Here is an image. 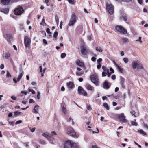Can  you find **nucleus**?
I'll list each match as a JSON object with an SVG mask.
<instances>
[{
  "label": "nucleus",
  "mask_w": 148,
  "mask_h": 148,
  "mask_svg": "<svg viewBox=\"0 0 148 148\" xmlns=\"http://www.w3.org/2000/svg\"><path fill=\"white\" fill-rule=\"evenodd\" d=\"M133 69L140 70L144 69V68L143 65L138 60H134L132 64Z\"/></svg>",
  "instance_id": "nucleus-1"
},
{
  "label": "nucleus",
  "mask_w": 148,
  "mask_h": 148,
  "mask_svg": "<svg viewBox=\"0 0 148 148\" xmlns=\"http://www.w3.org/2000/svg\"><path fill=\"white\" fill-rule=\"evenodd\" d=\"M64 148H79V145L72 141L67 140L64 143Z\"/></svg>",
  "instance_id": "nucleus-2"
},
{
  "label": "nucleus",
  "mask_w": 148,
  "mask_h": 148,
  "mask_svg": "<svg viewBox=\"0 0 148 148\" xmlns=\"http://www.w3.org/2000/svg\"><path fill=\"white\" fill-rule=\"evenodd\" d=\"M106 9L108 13L110 15H112L114 12V7L111 4H107L106 5Z\"/></svg>",
  "instance_id": "nucleus-3"
},
{
  "label": "nucleus",
  "mask_w": 148,
  "mask_h": 148,
  "mask_svg": "<svg viewBox=\"0 0 148 148\" xmlns=\"http://www.w3.org/2000/svg\"><path fill=\"white\" fill-rule=\"evenodd\" d=\"M76 22V18L75 14L73 13L71 15L70 21L68 23L69 26H73Z\"/></svg>",
  "instance_id": "nucleus-4"
},
{
  "label": "nucleus",
  "mask_w": 148,
  "mask_h": 148,
  "mask_svg": "<svg viewBox=\"0 0 148 148\" xmlns=\"http://www.w3.org/2000/svg\"><path fill=\"white\" fill-rule=\"evenodd\" d=\"M90 79L92 82L96 85H98L99 84V80L98 76L96 74L92 75L91 76Z\"/></svg>",
  "instance_id": "nucleus-5"
},
{
  "label": "nucleus",
  "mask_w": 148,
  "mask_h": 148,
  "mask_svg": "<svg viewBox=\"0 0 148 148\" xmlns=\"http://www.w3.org/2000/svg\"><path fill=\"white\" fill-rule=\"evenodd\" d=\"M67 133L69 135L73 137H75L76 133L73 129L71 127H68L67 128Z\"/></svg>",
  "instance_id": "nucleus-6"
},
{
  "label": "nucleus",
  "mask_w": 148,
  "mask_h": 148,
  "mask_svg": "<svg viewBox=\"0 0 148 148\" xmlns=\"http://www.w3.org/2000/svg\"><path fill=\"white\" fill-rule=\"evenodd\" d=\"M23 12V10L21 7L19 6L16 8L14 11V13L16 15H19L22 14Z\"/></svg>",
  "instance_id": "nucleus-7"
},
{
  "label": "nucleus",
  "mask_w": 148,
  "mask_h": 148,
  "mask_svg": "<svg viewBox=\"0 0 148 148\" xmlns=\"http://www.w3.org/2000/svg\"><path fill=\"white\" fill-rule=\"evenodd\" d=\"M116 30L120 33L125 34L127 33V30L121 26L118 25L115 27Z\"/></svg>",
  "instance_id": "nucleus-8"
},
{
  "label": "nucleus",
  "mask_w": 148,
  "mask_h": 148,
  "mask_svg": "<svg viewBox=\"0 0 148 148\" xmlns=\"http://www.w3.org/2000/svg\"><path fill=\"white\" fill-rule=\"evenodd\" d=\"M118 118L121 122L123 123H126L128 121V120L126 119V117L124 116L123 113H122L119 114Z\"/></svg>",
  "instance_id": "nucleus-9"
},
{
  "label": "nucleus",
  "mask_w": 148,
  "mask_h": 148,
  "mask_svg": "<svg viewBox=\"0 0 148 148\" xmlns=\"http://www.w3.org/2000/svg\"><path fill=\"white\" fill-rule=\"evenodd\" d=\"M31 39L28 36H25L24 38V43L26 47L30 48Z\"/></svg>",
  "instance_id": "nucleus-10"
},
{
  "label": "nucleus",
  "mask_w": 148,
  "mask_h": 148,
  "mask_svg": "<svg viewBox=\"0 0 148 148\" xmlns=\"http://www.w3.org/2000/svg\"><path fill=\"white\" fill-rule=\"evenodd\" d=\"M78 91L79 94L80 95L84 96H87L88 95L87 92L83 89L82 87L80 86L78 87Z\"/></svg>",
  "instance_id": "nucleus-11"
},
{
  "label": "nucleus",
  "mask_w": 148,
  "mask_h": 148,
  "mask_svg": "<svg viewBox=\"0 0 148 148\" xmlns=\"http://www.w3.org/2000/svg\"><path fill=\"white\" fill-rule=\"evenodd\" d=\"M81 52L84 55H86L88 53V50L86 48L82 46L81 47Z\"/></svg>",
  "instance_id": "nucleus-12"
},
{
  "label": "nucleus",
  "mask_w": 148,
  "mask_h": 148,
  "mask_svg": "<svg viewBox=\"0 0 148 148\" xmlns=\"http://www.w3.org/2000/svg\"><path fill=\"white\" fill-rule=\"evenodd\" d=\"M76 64L78 66H79L81 67H84L85 68V64L83 62L79 60H77L76 61Z\"/></svg>",
  "instance_id": "nucleus-13"
},
{
  "label": "nucleus",
  "mask_w": 148,
  "mask_h": 148,
  "mask_svg": "<svg viewBox=\"0 0 148 148\" xmlns=\"http://www.w3.org/2000/svg\"><path fill=\"white\" fill-rule=\"evenodd\" d=\"M68 88L70 90L72 89L74 87V85L73 82L70 81L67 84Z\"/></svg>",
  "instance_id": "nucleus-14"
},
{
  "label": "nucleus",
  "mask_w": 148,
  "mask_h": 148,
  "mask_svg": "<svg viewBox=\"0 0 148 148\" xmlns=\"http://www.w3.org/2000/svg\"><path fill=\"white\" fill-rule=\"evenodd\" d=\"M5 39L9 42H10L12 40V36L9 34H6L5 36Z\"/></svg>",
  "instance_id": "nucleus-15"
},
{
  "label": "nucleus",
  "mask_w": 148,
  "mask_h": 148,
  "mask_svg": "<svg viewBox=\"0 0 148 148\" xmlns=\"http://www.w3.org/2000/svg\"><path fill=\"white\" fill-rule=\"evenodd\" d=\"M112 62L116 66L119 71L121 73H123V69L120 67L114 60H113Z\"/></svg>",
  "instance_id": "nucleus-16"
},
{
  "label": "nucleus",
  "mask_w": 148,
  "mask_h": 148,
  "mask_svg": "<svg viewBox=\"0 0 148 148\" xmlns=\"http://www.w3.org/2000/svg\"><path fill=\"white\" fill-rule=\"evenodd\" d=\"M61 106L63 113L64 114H67V110L66 105L64 103L62 104L61 105Z\"/></svg>",
  "instance_id": "nucleus-17"
},
{
  "label": "nucleus",
  "mask_w": 148,
  "mask_h": 148,
  "mask_svg": "<svg viewBox=\"0 0 148 148\" xmlns=\"http://www.w3.org/2000/svg\"><path fill=\"white\" fill-rule=\"evenodd\" d=\"M39 109V106L38 105H36L33 109L32 111L33 113L35 114H38V110Z\"/></svg>",
  "instance_id": "nucleus-18"
},
{
  "label": "nucleus",
  "mask_w": 148,
  "mask_h": 148,
  "mask_svg": "<svg viewBox=\"0 0 148 148\" xmlns=\"http://www.w3.org/2000/svg\"><path fill=\"white\" fill-rule=\"evenodd\" d=\"M120 19L121 20H123L125 21H127V19L126 15L124 14H122L121 15Z\"/></svg>",
  "instance_id": "nucleus-19"
},
{
  "label": "nucleus",
  "mask_w": 148,
  "mask_h": 148,
  "mask_svg": "<svg viewBox=\"0 0 148 148\" xmlns=\"http://www.w3.org/2000/svg\"><path fill=\"white\" fill-rule=\"evenodd\" d=\"M110 86V85H109L107 81H105L103 84V87L104 89H108Z\"/></svg>",
  "instance_id": "nucleus-20"
},
{
  "label": "nucleus",
  "mask_w": 148,
  "mask_h": 148,
  "mask_svg": "<svg viewBox=\"0 0 148 148\" xmlns=\"http://www.w3.org/2000/svg\"><path fill=\"white\" fill-rule=\"evenodd\" d=\"M20 74L17 78V80L18 81H19L20 80L24 73L22 71V69H20Z\"/></svg>",
  "instance_id": "nucleus-21"
},
{
  "label": "nucleus",
  "mask_w": 148,
  "mask_h": 148,
  "mask_svg": "<svg viewBox=\"0 0 148 148\" xmlns=\"http://www.w3.org/2000/svg\"><path fill=\"white\" fill-rule=\"evenodd\" d=\"M86 89L89 90H92V91H94V88L91 85L88 84L86 85Z\"/></svg>",
  "instance_id": "nucleus-22"
},
{
  "label": "nucleus",
  "mask_w": 148,
  "mask_h": 148,
  "mask_svg": "<svg viewBox=\"0 0 148 148\" xmlns=\"http://www.w3.org/2000/svg\"><path fill=\"white\" fill-rule=\"evenodd\" d=\"M1 11L5 14H7L9 12V9L7 8L1 9Z\"/></svg>",
  "instance_id": "nucleus-23"
},
{
  "label": "nucleus",
  "mask_w": 148,
  "mask_h": 148,
  "mask_svg": "<svg viewBox=\"0 0 148 148\" xmlns=\"http://www.w3.org/2000/svg\"><path fill=\"white\" fill-rule=\"evenodd\" d=\"M21 112L19 111H15L14 112V115L13 116V117H16L17 116L21 115Z\"/></svg>",
  "instance_id": "nucleus-24"
},
{
  "label": "nucleus",
  "mask_w": 148,
  "mask_h": 148,
  "mask_svg": "<svg viewBox=\"0 0 148 148\" xmlns=\"http://www.w3.org/2000/svg\"><path fill=\"white\" fill-rule=\"evenodd\" d=\"M42 135L44 137L47 138L48 139H49V134L47 132L43 133Z\"/></svg>",
  "instance_id": "nucleus-25"
},
{
  "label": "nucleus",
  "mask_w": 148,
  "mask_h": 148,
  "mask_svg": "<svg viewBox=\"0 0 148 148\" xmlns=\"http://www.w3.org/2000/svg\"><path fill=\"white\" fill-rule=\"evenodd\" d=\"M10 0H1V2L4 5L8 4L10 1Z\"/></svg>",
  "instance_id": "nucleus-26"
},
{
  "label": "nucleus",
  "mask_w": 148,
  "mask_h": 148,
  "mask_svg": "<svg viewBox=\"0 0 148 148\" xmlns=\"http://www.w3.org/2000/svg\"><path fill=\"white\" fill-rule=\"evenodd\" d=\"M66 121L67 122H69L71 121V120H72V125H73L75 124V123L73 121V119H72L71 117H69L68 118H67L66 119Z\"/></svg>",
  "instance_id": "nucleus-27"
},
{
  "label": "nucleus",
  "mask_w": 148,
  "mask_h": 148,
  "mask_svg": "<svg viewBox=\"0 0 148 148\" xmlns=\"http://www.w3.org/2000/svg\"><path fill=\"white\" fill-rule=\"evenodd\" d=\"M122 42L123 43H126L128 42V40L127 38H122L121 39Z\"/></svg>",
  "instance_id": "nucleus-28"
},
{
  "label": "nucleus",
  "mask_w": 148,
  "mask_h": 148,
  "mask_svg": "<svg viewBox=\"0 0 148 148\" xmlns=\"http://www.w3.org/2000/svg\"><path fill=\"white\" fill-rule=\"evenodd\" d=\"M124 80L123 79H121V81L120 82V84H121V86L123 88H125V86L124 85Z\"/></svg>",
  "instance_id": "nucleus-29"
},
{
  "label": "nucleus",
  "mask_w": 148,
  "mask_h": 148,
  "mask_svg": "<svg viewBox=\"0 0 148 148\" xmlns=\"http://www.w3.org/2000/svg\"><path fill=\"white\" fill-rule=\"evenodd\" d=\"M76 73L77 75L80 76L84 74V72L83 71L81 72H76Z\"/></svg>",
  "instance_id": "nucleus-30"
},
{
  "label": "nucleus",
  "mask_w": 148,
  "mask_h": 148,
  "mask_svg": "<svg viewBox=\"0 0 148 148\" xmlns=\"http://www.w3.org/2000/svg\"><path fill=\"white\" fill-rule=\"evenodd\" d=\"M96 50L99 51V52H101L103 50L102 49V48L100 47H96Z\"/></svg>",
  "instance_id": "nucleus-31"
},
{
  "label": "nucleus",
  "mask_w": 148,
  "mask_h": 148,
  "mask_svg": "<svg viewBox=\"0 0 148 148\" xmlns=\"http://www.w3.org/2000/svg\"><path fill=\"white\" fill-rule=\"evenodd\" d=\"M130 113L132 114V115L134 116H137V114H136L135 111L133 110H132L130 111Z\"/></svg>",
  "instance_id": "nucleus-32"
},
{
  "label": "nucleus",
  "mask_w": 148,
  "mask_h": 148,
  "mask_svg": "<svg viewBox=\"0 0 148 148\" xmlns=\"http://www.w3.org/2000/svg\"><path fill=\"white\" fill-rule=\"evenodd\" d=\"M131 123L132 125L135 126H137L138 125L137 123L136 122L134 121H131Z\"/></svg>",
  "instance_id": "nucleus-33"
},
{
  "label": "nucleus",
  "mask_w": 148,
  "mask_h": 148,
  "mask_svg": "<svg viewBox=\"0 0 148 148\" xmlns=\"http://www.w3.org/2000/svg\"><path fill=\"white\" fill-rule=\"evenodd\" d=\"M103 106L107 110H109V107L107 103H103Z\"/></svg>",
  "instance_id": "nucleus-34"
},
{
  "label": "nucleus",
  "mask_w": 148,
  "mask_h": 148,
  "mask_svg": "<svg viewBox=\"0 0 148 148\" xmlns=\"http://www.w3.org/2000/svg\"><path fill=\"white\" fill-rule=\"evenodd\" d=\"M102 69L103 70L105 71H106L107 72H109L108 69H107L105 66H103L102 67Z\"/></svg>",
  "instance_id": "nucleus-35"
},
{
  "label": "nucleus",
  "mask_w": 148,
  "mask_h": 148,
  "mask_svg": "<svg viewBox=\"0 0 148 148\" xmlns=\"http://www.w3.org/2000/svg\"><path fill=\"white\" fill-rule=\"evenodd\" d=\"M10 55L9 53H6L5 55V57L6 58H8L9 57H10Z\"/></svg>",
  "instance_id": "nucleus-36"
},
{
  "label": "nucleus",
  "mask_w": 148,
  "mask_h": 148,
  "mask_svg": "<svg viewBox=\"0 0 148 148\" xmlns=\"http://www.w3.org/2000/svg\"><path fill=\"white\" fill-rule=\"evenodd\" d=\"M138 131L140 133L144 135H145L146 134V133L142 130H138Z\"/></svg>",
  "instance_id": "nucleus-37"
},
{
  "label": "nucleus",
  "mask_w": 148,
  "mask_h": 148,
  "mask_svg": "<svg viewBox=\"0 0 148 148\" xmlns=\"http://www.w3.org/2000/svg\"><path fill=\"white\" fill-rule=\"evenodd\" d=\"M107 72L106 71L103 72L102 73V77L106 76L107 75Z\"/></svg>",
  "instance_id": "nucleus-38"
},
{
  "label": "nucleus",
  "mask_w": 148,
  "mask_h": 148,
  "mask_svg": "<svg viewBox=\"0 0 148 148\" xmlns=\"http://www.w3.org/2000/svg\"><path fill=\"white\" fill-rule=\"evenodd\" d=\"M6 77L7 78H9L11 77V75L8 71H7Z\"/></svg>",
  "instance_id": "nucleus-39"
},
{
  "label": "nucleus",
  "mask_w": 148,
  "mask_h": 148,
  "mask_svg": "<svg viewBox=\"0 0 148 148\" xmlns=\"http://www.w3.org/2000/svg\"><path fill=\"white\" fill-rule=\"evenodd\" d=\"M66 56V54L65 53H62L61 54V57L62 58H64Z\"/></svg>",
  "instance_id": "nucleus-40"
},
{
  "label": "nucleus",
  "mask_w": 148,
  "mask_h": 148,
  "mask_svg": "<svg viewBox=\"0 0 148 148\" xmlns=\"http://www.w3.org/2000/svg\"><path fill=\"white\" fill-rule=\"evenodd\" d=\"M71 4H74L75 3V1L74 0H67Z\"/></svg>",
  "instance_id": "nucleus-41"
},
{
  "label": "nucleus",
  "mask_w": 148,
  "mask_h": 148,
  "mask_svg": "<svg viewBox=\"0 0 148 148\" xmlns=\"http://www.w3.org/2000/svg\"><path fill=\"white\" fill-rule=\"evenodd\" d=\"M58 35V32L57 31L55 32L54 33L53 36L54 38H56Z\"/></svg>",
  "instance_id": "nucleus-42"
},
{
  "label": "nucleus",
  "mask_w": 148,
  "mask_h": 148,
  "mask_svg": "<svg viewBox=\"0 0 148 148\" xmlns=\"http://www.w3.org/2000/svg\"><path fill=\"white\" fill-rule=\"evenodd\" d=\"M40 93L39 91L38 92L37 97L38 99H39L40 98Z\"/></svg>",
  "instance_id": "nucleus-43"
},
{
  "label": "nucleus",
  "mask_w": 148,
  "mask_h": 148,
  "mask_svg": "<svg viewBox=\"0 0 148 148\" xmlns=\"http://www.w3.org/2000/svg\"><path fill=\"white\" fill-rule=\"evenodd\" d=\"M123 60L125 63H127L128 62V60L126 58H124L123 59Z\"/></svg>",
  "instance_id": "nucleus-44"
},
{
  "label": "nucleus",
  "mask_w": 148,
  "mask_h": 148,
  "mask_svg": "<svg viewBox=\"0 0 148 148\" xmlns=\"http://www.w3.org/2000/svg\"><path fill=\"white\" fill-rule=\"evenodd\" d=\"M40 143L44 145L45 144V141L42 140H40Z\"/></svg>",
  "instance_id": "nucleus-45"
},
{
  "label": "nucleus",
  "mask_w": 148,
  "mask_h": 148,
  "mask_svg": "<svg viewBox=\"0 0 148 148\" xmlns=\"http://www.w3.org/2000/svg\"><path fill=\"white\" fill-rule=\"evenodd\" d=\"M87 109L88 110H89V111H90L92 110V108L90 105H88L87 106Z\"/></svg>",
  "instance_id": "nucleus-46"
},
{
  "label": "nucleus",
  "mask_w": 148,
  "mask_h": 148,
  "mask_svg": "<svg viewBox=\"0 0 148 148\" xmlns=\"http://www.w3.org/2000/svg\"><path fill=\"white\" fill-rule=\"evenodd\" d=\"M45 19H43L42 21V22L40 23V24L41 25H44L45 24Z\"/></svg>",
  "instance_id": "nucleus-47"
},
{
  "label": "nucleus",
  "mask_w": 148,
  "mask_h": 148,
  "mask_svg": "<svg viewBox=\"0 0 148 148\" xmlns=\"http://www.w3.org/2000/svg\"><path fill=\"white\" fill-rule=\"evenodd\" d=\"M142 38L141 37H139L138 38V39L136 40V41L140 42V43H142V41L141 40Z\"/></svg>",
  "instance_id": "nucleus-48"
},
{
  "label": "nucleus",
  "mask_w": 148,
  "mask_h": 148,
  "mask_svg": "<svg viewBox=\"0 0 148 148\" xmlns=\"http://www.w3.org/2000/svg\"><path fill=\"white\" fill-rule=\"evenodd\" d=\"M55 19L57 23L58 24L59 22V18L58 16H56L55 17Z\"/></svg>",
  "instance_id": "nucleus-49"
},
{
  "label": "nucleus",
  "mask_w": 148,
  "mask_h": 148,
  "mask_svg": "<svg viewBox=\"0 0 148 148\" xmlns=\"http://www.w3.org/2000/svg\"><path fill=\"white\" fill-rule=\"evenodd\" d=\"M29 92H31V93L32 94H35V91L34 90H32L31 89H29Z\"/></svg>",
  "instance_id": "nucleus-50"
},
{
  "label": "nucleus",
  "mask_w": 148,
  "mask_h": 148,
  "mask_svg": "<svg viewBox=\"0 0 148 148\" xmlns=\"http://www.w3.org/2000/svg\"><path fill=\"white\" fill-rule=\"evenodd\" d=\"M22 122V121L21 120H18L15 123V124L16 125L18 124H20Z\"/></svg>",
  "instance_id": "nucleus-51"
},
{
  "label": "nucleus",
  "mask_w": 148,
  "mask_h": 148,
  "mask_svg": "<svg viewBox=\"0 0 148 148\" xmlns=\"http://www.w3.org/2000/svg\"><path fill=\"white\" fill-rule=\"evenodd\" d=\"M11 97V99L13 100H15L16 99V97L14 95L12 96Z\"/></svg>",
  "instance_id": "nucleus-52"
},
{
  "label": "nucleus",
  "mask_w": 148,
  "mask_h": 148,
  "mask_svg": "<svg viewBox=\"0 0 148 148\" xmlns=\"http://www.w3.org/2000/svg\"><path fill=\"white\" fill-rule=\"evenodd\" d=\"M35 130V128L34 127L32 128H30V130L32 132H34Z\"/></svg>",
  "instance_id": "nucleus-53"
},
{
  "label": "nucleus",
  "mask_w": 148,
  "mask_h": 148,
  "mask_svg": "<svg viewBox=\"0 0 148 148\" xmlns=\"http://www.w3.org/2000/svg\"><path fill=\"white\" fill-rule=\"evenodd\" d=\"M102 61V59L101 58H99L97 60V62L98 64H99L100 62Z\"/></svg>",
  "instance_id": "nucleus-54"
},
{
  "label": "nucleus",
  "mask_w": 148,
  "mask_h": 148,
  "mask_svg": "<svg viewBox=\"0 0 148 148\" xmlns=\"http://www.w3.org/2000/svg\"><path fill=\"white\" fill-rule=\"evenodd\" d=\"M33 102V103H34V101L33 100V99H29V103H31Z\"/></svg>",
  "instance_id": "nucleus-55"
},
{
  "label": "nucleus",
  "mask_w": 148,
  "mask_h": 148,
  "mask_svg": "<svg viewBox=\"0 0 148 148\" xmlns=\"http://www.w3.org/2000/svg\"><path fill=\"white\" fill-rule=\"evenodd\" d=\"M46 32L47 33L49 34H51V33L50 31V29L49 28H47L46 30Z\"/></svg>",
  "instance_id": "nucleus-56"
},
{
  "label": "nucleus",
  "mask_w": 148,
  "mask_h": 148,
  "mask_svg": "<svg viewBox=\"0 0 148 148\" xmlns=\"http://www.w3.org/2000/svg\"><path fill=\"white\" fill-rule=\"evenodd\" d=\"M9 123L10 125L13 126L14 124V122H9Z\"/></svg>",
  "instance_id": "nucleus-57"
},
{
  "label": "nucleus",
  "mask_w": 148,
  "mask_h": 148,
  "mask_svg": "<svg viewBox=\"0 0 148 148\" xmlns=\"http://www.w3.org/2000/svg\"><path fill=\"white\" fill-rule=\"evenodd\" d=\"M112 79L113 80L115 79L116 78V76L115 75H113L111 77Z\"/></svg>",
  "instance_id": "nucleus-58"
},
{
  "label": "nucleus",
  "mask_w": 148,
  "mask_h": 148,
  "mask_svg": "<svg viewBox=\"0 0 148 148\" xmlns=\"http://www.w3.org/2000/svg\"><path fill=\"white\" fill-rule=\"evenodd\" d=\"M21 92V93L24 94L25 95H26L27 93V92L25 91H22Z\"/></svg>",
  "instance_id": "nucleus-59"
},
{
  "label": "nucleus",
  "mask_w": 148,
  "mask_h": 148,
  "mask_svg": "<svg viewBox=\"0 0 148 148\" xmlns=\"http://www.w3.org/2000/svg\"><path fill=\"white\" fill-rule=\"evenodd\" d=\"M96 58L95 57H92L91 58V60L94 62H95L96 61Z\"/></svg>",
  "instance_id": "nucleus-60"
},
{
  "label": "nucleus",
  "mask_w": 148,
  "mask_h": 148,
  "mask_svg": "<svg viewBox=\"0 0 148 148\" xmlns=\"http://www.w3.org/2000/svg\"><path fill=\"white\" fill-rule=\"evenodd\" d=\"M143 125L144 128H146L148 130V126L147 124L144 123Z\"/></svg>",
  "instance_id": "nucleus-61"
},
{
  "label": "nucleus",
  "mask_w": 148,
  "mask_h": 148,
  "mask_svg": "<svg viewBox=\"0 0 148 148\" xmlns=\"http://www.w3.org/2000/svg\"><path fill=\"white\" fill-rule=\"evenodd\" d=\"M110 71L112 73H114V70L111 67H110Z\"/></svg>",
  "instance_id": "nucleus-62"
},
{
  "label": "nucleus",
  "mask_w": 148,
  "mask_h": 148,
  "mask_svg": "<svg viewBox=\"0 0 148 148\" xmlns=\"http://www.w3.org/2000/svg\"><path fill=\"white\" fill-rule=\"evenodd\" d=\"M0 68L1 69H3L4 68V65L3 64H2L0 66Z\"/></svg>",
  "instance_id": "nucleus-63"
},
{
  "label": "nucleus",
  "mask_w": 148,
  "mask_h": 148,
  "mask_svg": "<svg viewBox=\"0 0 148 148\" xmlns=\"http://www.w3.org/2000/svg\"><path fill=\"white\" fill-rule=\"evenodd\" d=\"M51 133L53 135H57V134L55 131H52L51 132Z\"/></svg>",
  "instance_id": "nucleus-64"
}]
</instances>
